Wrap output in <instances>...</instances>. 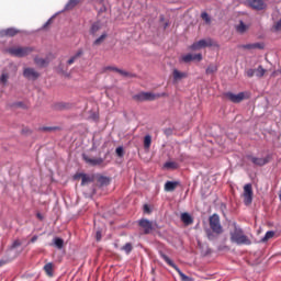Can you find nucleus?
<instances>
[{
	"mask_svg": "<svg viewBox=\"0 0 281 281\" xmlns=\"http://www.w3.org/2000/svg\"><path fill=\"white\" fill-rule=\"evenodd\" d=\"M240 49H265L263 43L244 44L239 45Z\"/></svg>",
	"mask_w": 281,
	"mask_h": 281,
	"instance_id": "nucleus-16",
	"label": "nucleus"
},
{
	"mask_svg": "<svg viewBox=\"0 0 281 281\" xmlns=\"http://www.w3.org/2000/svg\"><path fill=\"white\" fill-rule=\"evenodd\" d=\"M82 54H83L82 49H79L72 57L68 59L67 65H74L76 60H78V58L82 56Z\"/></svg>",
	"mask_w": 281,
	"mask_h": 281,
	"instance_id": "nucleus-26",
	"label": "nucleus"
},
{
	"mask_svg": "<svg viewBox=\"0 0 281 281\" xmlns=\"http://www.w3.org/2000/svg\"><path fill=\"white\" fill-rule=\"evenodd\" d=\"M201 19L206 23V25H210V23H212V18H210V14H207V12H203L201 14Z\"/></svg>",
	"mask_w": 281,
	"mask_h": 281,
	"instance_id": "nucleus-35",
	"label": "nucleus"
},
{
	"mask_svg": "<svg viewBox=\"0 0 281 281\" xmlns=\"http://www.w3.org/2000/svg\"><path fill=\"white\" fill-rule=\"evenodd\" d=\"M225 95H226L227 100H231V102H235L236 104H238V102H243V100H245L244 92H239L237 94L227 92Z\"/></svg>",
	"mask_w": 281,
	"mask_h": 281,
	"instance_id": "nucleus-9",
	"label": "nucleus"
},
{
	"mask_svg": "<svg viewBox=\"0 0 281 281\" xmlns=\"http://www.w3.org/2000/svg\"><path fill=\"white\" fill-rule=\"evenodd\" d=\"M40 76L38 71L34 68H24L23 70V77L26 78V80H38Z\"/></svg>",
	"mask_w": 281,
	"mask_h": 281,
	"instance_id": "nucleus-8",
	"label": "nucleus"
},
{
	"mask_svg": "<svg viewBox=\"0 0 281 281\" xmlns=\"http://www.w3.org/2000/svg\"><path fill=\"white\" fill-rule=\"evenodd\" d=\"M161 258L165 260V262H167V265H169V267H172V269L177 270L182 281H192L190 277L182 273L179 267H177V265H175V262L168 256L161 254Z\"/></svg>",
	"mask_w": 281,
	"mask_h": 281,
	"instance_id": "nucleus-6",
	"label": "nucleus"
},
{
	"mask_svg": "<svg viewBox=\"0 0 281 281\" xmlns=\"http://www.w3.org/2000/svg\"><path fill=\"white\" fill-rule=\"evenodd\" d=\"M1 265H2V263H1V261H0V267H1Z\"/></svg>",
	"mask_w": 281,
	"mask_h": 281,
	"instance_id": "nucleus-51",
	"label": "nucleus"
},
{
	"mask_svg": "<svg viewBox=\"0 0 281 281\" xmlns=\"http://www.w3.org/2000/svg\"><path fill=\"white\" fill-rule=\"evenodd\" d=\"M9 80H10V74L8 71L3 70L0 76V85H2V87H5V85H8Z\"/></svg>",
	"mask_w": 281,
	"mask_h": 281,
	"instance_id": "nucleus-24",
	"label": "nucleus"
},
{
	"mask_svg": "<svg viewBox=\"0 0 281 281\" xmlns=\"http://www.w3.org/2000/svg\"><path fill=\"white\" fill-rule=\"evenodd\" d=\"M78 3H80V0H69L64 8V12L74 10V8H76V5H78Z\"/></svg>",
	"mask_w": 281,
	"mask_h": 281,
	"instance_id": "nucleus-23",
	"label": "nucleus"
},
{
	"mask_svg": "<svg viewBox=\"0 0 281 281\" xmlns=\"http://www.w3.org/2000/svg\"><path fill=\"white\" fill-rule=\"evenodd\" d=\"M138 224H139V227L144 229V234H150V232H153L154 229L153 222L148 220H140Z\"/></svg>",
	"mask_w": 281,
	"mask_h": 281,
	"instance_id": "nucleus-14",
	"label": "nucleus"
},
{
	"mask_svg": "<svg viewBox=\"0 0 281 281\" xmlns=\"http://www.w3.org/2000/svg\"><path fill=\"white\" fill-rule=\"evenodd\" d=\"M177 186H179L178 181H167L165 183V192H175V190H177Z\"/></svg>",
	"mask_w": 281,
	"mask_h": 281,
	"instance_id": "nucleus-17",
	"label": "nucleus"
},
{
	"mask_svg": "<svg viewBox=\"0 0 281 281\" xmlns=\"http://www.w3.org/2000/svg\"><path fill=\"white\" fill-rule=\"evenodd\" d=\"M162 95H166L165 93L162 94H155L153 92H140L138 94H135L133 97L136 102H153V100H157L158 98H161Z\"/></svg>",
	"mask_w": 281,
	"mask_h": 281,
	"instance_id": "nucleus-5",
	"label": "nucleus"
},
{
	"mask_svg": "<svg viewBox=\"0 0 281 281\" xmlns=\"http://www.w3.org/2000/svg\"><path fill=\"white\" fill-rule=\"evenodd\" d=\"M53 243H54L55 247H57V249H61L63 246L65 245V240H63V238H60V237H55L53 239Z\"/></svg>",
	"mask_w": 281,
	"mask_h": 281,
	"instance_id": "nucleus-30",
	"label": "nucleus"
},
{
	"mask_svg": "<svg viewBox=\"0 0 281 281\" xmlns=\"http://www.w3.org/2000/svg\"><path fill=\"white\" fill-rule=\"evenodd\" d=\"M279 198H280V201H281V190H280V193H279Z\"/></svg>",
	"mask_w": 281,
	"mask_h": 281,
	"instance_id": "nucleus-49",
	"label": "nucleus"
},
{
	"mask_svg": "<svg viewBox=\"0 0 281 281\" xmlns=\"http://www.w3.org/2000/svg\"><path fill=\"white\" fill-rule=\"evenodd\" d=\"M172 76H173L175 82H179V80H183V78H188L187 72H181L177 69H173Z\"/></svg>",
	"mask_w": 281,
	"mask_h": 281,
	"instance_id": "nucleus-18",
	"label": "nucleus"
},
{
	"mask_svg": "<svg viewBox=\"0 0 281 281\" xmlns=\"http://www.w3.org/2000/svg\"><path fill=\"white\" fill-rule=\"evenodd\" d=\"M102 183H108L109 180L106 178H101Z\"/></svg>",
	"mask_w": 281,
	"mask_h": 281,
	"instance_id": "nucleus-47",
	"label": "nucleus"
},
{
	"mask_svg": "<svg viewBox=\"0 0 281 281\" xmlns=\"http://www.w3.org/2000/svg\"><path fill=\"white\" fill-rule=\"evenodd\" d=\"M165 168L175 170V169H177V165H176V162H166Z\"/></svg>",
	"mask_w": 281,
	"mask_h": 281,
	"instance_id": "nucleus-39",
	"label": "nucleus"
},
{
	"mask_svg": "<svg viewBox=\"0 0 281 281\" xmlns=\"http://www.w3.org/2000/svg\"><path fill=\"white\" fill-rule=\"evenodd\" d=\"M103 71H116V74H120V76H123L124 78H133V75L131 72L113 66H108L103 68Z\"/></svg>",
	"mask_w": 281,
	"mask_h": 281,
	"instance_id": "nucleus-12",
	"label": "nucleus"
},
{
	"mask_svg": "<svg viewBox=\"0 0 281 281\" xmlns=\"http://www.w3.org/2000/svg\"><path fill=\"white\" fill-rule=\"evenodd\" d=\"M247 30H249V25L243 23V21H240L239 24L236 25V32H238V34H245Z\"/></svg>",
	"mask_w": 281,
	"mask_h": 281,
	"instance_id": "nucleus-25",
	"label": "nucleus"
},
{
	"mask_svg": "<svg viewBox=\"0 0 281 281\" xmlns=\"http://www.w3.org/2000/svg\"><path fill=\"white\" fill-rule=\"evenodd\" d=\"M82 157L86 164H89V166H102V164H104V159L102 158H91L85 154Z\"/></svg>",
	"mask_w": 281,
	"mask_h": 281,
	"instance_id": "nucleus-13",
	"label": "nucleus"
},
{
	"mask_svg": "<svg viewBox=\"0 0 281 281\" xmlns=\"http://www.w3.org/2000/svg\"><path fill=\"white\" fill-rule=\"evenodd\" d=\"M70 108H71V105L69 103H65V102H58L53 105V109L55 111H65Z\"/></svg>",
	"mask_w": 281,
	"mask_h": 281,
	"instance_id": "nucleus-19",
	"label": "nucleus"
},
{
	"mask_svg": "<svg viewBox=\"0 0 281 281\" xmlns=\"http://www.w3.org/2000/svg\"><path fill=\"white\" fill-rule=\"evenodd\" d=\"M249 159L255 166H266V164H269L270 157L267 156L263 158H258V157L250 156Z\"/></svg>",
	"mask_w": 281,
	"mask_h": 281,
	"instance_id": "nucleus-15",
	"label": "nucleus"
},
{
	"mask_svg": "<svg viewBox=\"0 0 281 281\" xmlns=\"http://www.w3.org/2000/svg\"><path fill=\"white\" fill-rule=\"evenodd\" d=\"M38 240V236H33L32 238H31V243H36Z\"/></svg>",
	"mask_w": 281,
	"mask_h": 281,
	"instance_id": "nucleus-45",
	"label": "nucleus"
},
{
	"mask_svg": "<svg viewBox=\"0 0 281 281\" xmlns=\"http://www.w3.org/2000/svg\"><path fill=\"white\" fill-rule=\"evenodd\" d=\"M144 212H146V214H150V206H148V204L144 205Z\"/></svg>",
	"mask_w": 281,
	"mask_h": 281,
	"instance_id": "nucleus-44",
	"label": "nucleus"
},
{
	"mask_svg": "<svg viewBox=\"0 0 281 281\" xmlns=\"http://www.w3.org/2000/svg\"><path fill=\"white\" fill-rule=\"evenodd\" d=\"M216 71H218V67H216V65H210L206 68V74H216Z\"/></svg>",
	"mask_w": 281,
	"mask_h": 281,
	"instance_id": "nucleus-37",
	"label": "nucleus"
},
{
	"mask_svg": "<svg viewBox=\"0 0 281 281\" xmlns=\"http://www.w3.org/2000/svg\"><path fill=\"white\" fill-rule=\"evenodd\" d=\"M37 218H40V221H43V215H41V213H37Z\"/></svg>",
	"mask_w": 281,
	"mask_h": 281,
	"instance_id": "nucleus-48",
	"label": "nucleus"
},
{
	"mask_svg": "<svg viewBox=\"0 0 281 281\" xmlns=\"http://www.w3.org/2000/svg\"><path fill=\"white\" fill-rule=\"evenodd\" d=\"M44 271L49 278H52L54 276V265L52 262L46 263L44 266Z\"/></svg>",
	"mask_w": 281,
	"mask_h": 281,
	"instance_id": "nucleus-28",
	"label": "nucleus"
},
{
	"mask_svg": "<svg viewBox=\"0 0 281 281\" xmlns=\"http://www.w3.org/2000/svg\"><path fill=\"white\" fill-rule=\"evenodd\" d=\"M34 63L35 65H37V67H47V65H49V59L46 58H41V57H35L34 58Z\"/></svg>",
	"mask_w": 281,
	"mask_h": 281,
	"instance_id": "nucleus-21",
	"label": "nucleus"
},
{
	"mask_svg": "<svg viewBox=\"0 0 281 281\" xmlns=\"http://www.w3.org/2000/svg\"><path fill=\"white\" fill-rule=\"evenodd\" d=\"M205 47H220L218 43L216 41L212 40V37L202 38L198 42H194L191 46H189V49L191 52H200V49H205Z\"/></svg>",
	"mask_w": 281,
	"mask_h": 281,
	"instance_id": "nucleus-4",
	"label": "nucleus"
},
{
	"mask_svg": "<svg viewBox=\"0 0 281 281\" xmlns=\"http://www.w3.org/2000/svg\"><path fill=\"white\" fill-rule=\"evenodd\" d=\"M243 198L245 205H251V202L254 201V189L250 183L245 184Z\"/></svg>",
	"mask_w": 281,
	"mask_h": 281,
	"instance_id": "nucleus-7",
	"label": "nucleus"
},
{
	"mask_svg": "<svg viewBox=\"0 0 281 281\" xmlns=\"http://www.w3.org/2000/svg\"><path fill=\"white\" fill-rule=\"evenodd\" d=\"M231 236V243H234L235 245H251V239L247 235H245V232H243V228L236 226L234 224V229L229 233Z\"/></svg>",
	"mask_w": 281,
	"mask_h": 281,
	"instance_id": "nucleus-2",
	"label": "nucleus"
},
{
	"mask_svg": "<svg viewBox=\"0 0 281 281\" xmlns=\"http://www.w3.org/2000/svg\"><path fill=\"white\" fill-rule=\"evenodd\" d=\"M2 36H16V34H19V30L14 29V27H10L7 30H3L1 32Z\"/></svg>",
	"mask_w": 281,
	"mask_h": 281,
	"instance_id": "nucleus-22",
	"label": "nucleus"
},
{
	"mask_svg": "<svg viewBox=\"0 0 281 281\" xmlns=\"http://www.w3.org/2000/svg\"><path fill=\"white\" fill-rule=\"evenodd\" d=\"M121 249L122 251H125V254H130L131 251H133V244L127 243Z\"/></svg>",
	"mask_w": 281,
	"mask_h": 281,
	"instance_id": "nucleus-36",
	"label": "nucleus"
},
{
	"mask_svg": "<svg viewBox=\"0 0 281 281\" xmlns=\"http://www.w3.org/2000/svg\"><path fill=\"white\" fill-rule=\"evenodd\" d=\"M267 74V69H263L262 66H258L257 69H255V76L257 78H262Z\"/></svg>",
	"mask_w": 281,
	"mask_h": 281,
	"instance_id": "nucleus-29",
	"label": "nucleus"
},
{
	"mask_svg": "<svg viewBox=\"0 0 281 281\" xmlns=\"http://www.w3.org/2000/svg\"><path fill=\"white\" fill-rule=\"evenodd\" d=\"M279 72L281 74V69L279 70Z\"/></svg>",
	"mask_w": 281,
	"mask_h": 281,
	"instance_id": "nucleus-50",
	"label": "nucleus"
},
{
	"mask_svg": "<svg viewBox=\"0 0 281 281\" xmlns=\"http://www.w3.org/2000/svg\"><path fill=\"white\" fill-rule=\"evenodd\" d=\"M150 144H153V137H150V135H146L144 138V148L148 150L150 148Z\"/></svg>",
	"mask_w": 281,
	"mask_h": 281,
	"instance_id": "nucleus-32",
	"label": "nucleus"
},
{
	"mask_svg": "<svg viewBox=\"0 0 281 281\" xmlns=\"http://www.w3.org/2000/svg\"><path fill=\"white\" fill-rule=\"evenodd\" d=\"M248 5L252 8V10H265L267 8L265 0H248Z\"/></svg>",
	"mask_w": 281,
	"mask_h": 281,
	"instance_id": "nucleus-10",
	"label": "nucleus"
},
{
	"mask_svg": "<svg viewBox=\"0 0 281 281\" xmlns=\"http://www.w3.org/2000/svg\"><path fill=\"white\" fill-rule=\"evenodd\" d=\"M276 236V232L273 231H268L263 238L261 239V243H267V240H271Z\"/></svg>",
	"mask_w": 281,
	"mask_h": 281,
	"instance_id": "nucleus-31",
	"label": "nucleus"
},
{
	"mask_svg": "<svg viewBox=\"0 0 281 281\" xmlns=\"http://www.w3.org/2000/svg\"><path fill=\"white\" fill-rule=\"evenodd\" d=\"M10 56H15V58H25V56H30L32 52H34V47L32 46H12L7 49Z\"/></svg>",
	"mask_w": 281,
	"mask_h": 281,
	"instance_id": "nucleus-3",
	"label": "nucleus"
},
{
	"mask_svg": "<svg viewBox=\"0 0 281 281\" xmlns=\"http://www.w3.org/2000/svg\"><path fill=\"white\" fill-rule=\"evenodd\" d=\"M106 33H102V35L93 42V45H102V43H104V41L106 40Z\"/></svg>",
	"mask_w": 281,
	"mask_h": 281,
	"instance_id": "nucleus-34",
	"label": "nucleus"
},
{
	"mask_svg": "<svg viewBox=\"0 0 281 281\" xmlns=\"http://www.w3.org/2000/svg\"><path fill=\"white\" fill-rule=\"evenodd\" d=\"M58 127H44V131H56Z\"/></svg>",
	"mask_w": 281,
	"mask_h": 281,
	"instance_id": "nucleus-46",
	"label": "nucleus"
},
{
	"mask_svg": "<svg viewBox=\"0 0 281 281\" xmlns=\"http://www.w3.org/2000/svg\"><path fill=\"white\" fill-rule=\"evenodd\" d=\"M183 63H192V60H196L198 63H201L203 60V55L201 53L192 55V54H187L181 57Z\"/></svg>",
	"mask_w": 281,
	"mask_h": 281,
	"instance_id": "nucleus-11",
	"label": "nucleus"
},
{
	"mask_svg": "<svg viewBox=\"0 0 281 281\" xmlns=\"http://www.w3.org/2000/svg\"><path fill=\"white\" fill-rule=\"evenodd\" d=\"M49 25H52V18L43 25V30H46Z\"/></svg>",
	"mask_w": 281,
	"mask_h": 281,
	"instance_id": "nucleus-43",
	"label": "nucleus"
},
{
	"mask_svg": "<svg viewBox=\"0 0 281 281\" xmlns=\"http://www.w3.org/2000/svg\"><path fill=\"white\" fill-rule=\"evenodd\" d=\"M92 181H93V178L87 175H81V186H87V183H91Z\"/></svg>",
	"mask_w": 281,
	"mask_h": 281,
	"instance_id": "nucleus-33",
	"label": "nucleus"
},
{
	"mask_svg": "<svg viewBox=\"0 0 281 281\" xmlns=\"http://www.w3.org/2000/svg\"><path fill=\"white\" fill-rule=\"evenodd\" d=\"M100 30H102V24L100 22H94L92 25H91V29H90V34L92 36H95L98 34V32H100Z\"/></svg>",
	"mask_w": 281,
	"mask_h": 281,
	"instance_id": "nucleus-20",
	"label": "nucleus"
},
{
	"mask_svg": "<svg viewBox=\"0 0 281 281\" xmlns=\"http://www.w3.org/2000/svg\"><path fill=\"white\" fill-rule=\"evenodd\" d=\"M116 155H117L119 157H124V148L117 147V148H116Z\"/></svg>",
	"mask_w": 281,
	"mask_h": 281,
	"instance_id": "nucleus-40",
	"label": "nucleus"
},
{
	"mask_svg": "<svg viewBox=\"0 0 281 281\" xmlns=\"http://www.w3.org/2000/svg\"><path fill=\"white\" fill-rule=\"evenodd\" d=\"M16 247H21V241L19 239H16L15 241H13L11 249H16Z\"/></svg>",
	"mask_w": 281,
	"mask_h": 281,
	"instance_id": "nucleus-41",
	"label": "nucleus"
},
{
	"mask_svg": "<svg viewBox=\"0 0 281 281\" xmlns=\"http://www.w3.org/2000/svg\"><path fill=\"white\" fill-rule=\"evenodd\" d=\"M181 221H182V223H184V225H192V223H193L192 216L189 215L188 213L181 214Z\"/></svg>",
	"mask_w": 281,
	"mask_h": 281,
	"instance_id": "nucleus-27",
	"label": "nucleus"
},
{
	"mask_svg": "<svg viewBox=\"0 0 281 281\" xmlns=\"http://www.w3.org/2000/svg\"><path fill=\"white\" fill-rule=\"evenodd\" d=\"M95 238H97V240H102V232L97 231Z\"/></svg>",
	"mask_w": 281,
	"mask_h": 281,
	"instance_id": "nucleus-42",
	"label": "nucleus"
},
{
	"mask_svg": "<svg viewBox=\"0 0 281 281\" xmlns=\"http://www.w3.org/2000/svg\"><path fill=\"white\" fill-rule=\"evenodd\" d=\"M246 76H247L248 78H254V76H256V69H248V70L246 71Z\"/></svg>",
	"mask_w": 281,
	"mask_h": 281,
	"instance_id": "nucleus-38",
	"label": "nucleus"
},
{
	"mask_svg": "<svg viewBox=\"0 0 281 281\" xmlns=\"http://www.w3.org/2000/svg\"><path fill=\"white\" fill-rule=\"evenodd\" d=\"M211 231H206V236L210 240H216L221 234H223V225H221V217L217 214H213L209 218Z\"/></svg>",
	"mask_w": 281,
	"mask_h": 281,
	"instance_id": "nucleus-1",
	"label": "nucleus"
}]
</instances>
